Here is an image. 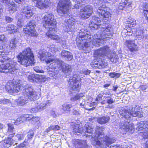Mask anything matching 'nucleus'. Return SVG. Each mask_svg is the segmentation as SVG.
I'll list each match as a JSON object with an SVG mask.
<instances>
[{
  "label": "nucleus",
  "mask_w": 148,
  "mask_h": 148,
  "mask_svg": "<svg viewBox=\"0 0 148 148\" xmlns=\"http://www.w3.org/2000/svg\"><path fill=\"white\" fill-rule=\"evenodd\" d=\"M147 88V86L146 85H142L140 87V89L142 90H144Z\"/></svg>",
  "instance_id": "nucleus-60"
},
{
  "label": "nucleus",
  "mask_w": 148,
  "mask_h": 148,
  "mask_svg": "<svg viewBox=\"0 0 148 148\" xmlns=\"http://www.w3.org/2000/svg\"><path fill=\"white\" fill-rule=\"evenodd\" d=\"M132 1L131 0H125L124 2L120 3L119 6V8L120 10H124L127 8L131 9Z\"/></svg>",
  "instance_id": "nucleus-25"
},
{
  "label": "nucleus",
  "mask_w": 148,
  "mask_h": 148,
  "mask_svg": "<svg viewBox=\"0 0 148 148\" xmlns=\"http://www.w3.org/2000/svg\"><path fill=\"white\" fill-rule=\"evenodd\" d=\"M5 19L7 23H10L12 22L13 20L12 18L9 16H5Z\"/></svg>",
  "instance_id": "nucleus-55"
},
{
  "label": "nucleus",
  "mask_w": 148,
  "mask_h": 148,
  "mask_svg": "<svg viewBox=\"0 0 148 148\" xmlns=\"http://www.w3.org/2000/svg\"><path fill=\"white\" fill-rule=\"evenodd\" d=\"M17 58L18 62L26 67L35 63L34 56L29 48L25 49L19 54Z\"/></svg>",
  "instance_id": "nucleus-6"
},
{
  "label": "nucleus",
  "mask_w": 148,
  "mask_h": 148,
  "mask_svg": "<svg viewBox=\"0 0 148 148\" xmlns=\"http://www.w3.org/2000/svg\"><path fill=\"white\" fill-rule=\"evenodd\" d=\"M57 67L58 68L61 67L62 71L64 73H68L69 74L71 72V66L69 65L64 63L63 61H62V63L61 64H58Z\"/></svg>",
  "instance_id": "nucleus-26"
},
{
  "label": "nucleus",
  "mask_w": 148,
  "mask_h": 148,
  "mask_svg": "<svg viewBox=\"0 0 148 148\" xmlns=\"http://www.w3.org/2000/svg\"><path fill=\"white\" fill-rule=\"evenodd\" d=\"M27 144L28 143L27 142L24 141L23 143L21 144L20 145V148H22L23 147H25Z\"/></svg>",
  "instance_id": "nucleus-57"
},
{
  "label": "nucleus",
  "mask_w": 148,
  "mask_h": 148,
  "mask_svg": "<svg viewBox=\"0 0 148 148\" xmlns=\"http://www.w3.org/2000/svg\"><path fill=\"white\" fill-rule=\"evenodd\" d=\"M127 24H128V26L130 27H133L136 24V21L134 19H131L128 18L127 21Z\"/></svg>",
  "instance_id": "nucleus-42"
},
{
  "label": "nucleus",
  "mask_w": 148,
  "mask_h": 148,
  "mask_svg": "<svg viewBox=\"0 0 148 148\" xmlns=\"http://www.w3.org/2000/svg\"><path fill=\"white\" fill-rule=\"evenodd\" d=\"M17 27L13 25L9 24L6 27V30L10 34L14 33L16 32Z\"/></svg>",
  "instance_id": "nucleus-33"
},
{
  "label": "nucleus",
  "mask_w": 148,
  "mask_h": 148,
  "mask_svg": "<svg viewBox=\"0 0 148 148\" xmlns=\"http://www.w3.org/2000/svg\"><path fill=\"white\" fill-rule=\"evenodd\" d=\"M30 120L31 123L33 124H37L38 125H40V118L39 117H34L32 116V118Z\"/></svg>",
  "instance_id": "nucleus-40"
},
{
  "label": "nucleus",
  "mask_w": 148,
  "mask_h": 148,
  "mask_svg": "<svg viewBox=\"0 0 148 148\" xmlns=\"http://www.w3.org/2000/svg\"><path fill=\"white\" fill-rule=\"evenodd\" d=\"M35 23L34 21H30L27 26L26 28H24L25 33L30 35L32 36H35L36 33L35 29L36 26Z\"/></svg>",
  "instance_id": "nucleus-17"
},
{
  "label": "nucleus",
  "mask_w": 148,
  "mask_h": 148,
  "mask_svg": "<svg viewBox=\"0 0 148 148\" xmlns=\"http://www.w3.org/2000/svg\"><path fill=\"white\" fill-rule=\"evenodd\" d=\"M141 108L138 105H135L134 106H130L129 108L121 109L119 111L120 114L127 119V121H121L119 124L120 128L123 129L125 131L132 132L134 131L133 124L130 122L129 119L131 116L139 117L143 116L141 110Z\"/></svg>",
  "instance_id": "nucleus-3"
},
{
  "label": "nucleus",
  "mask_w": 148,
  "mask_h": 148,
  "mask_svg": "<svg viewBox=\"0 0 148 148\" xmlns=\"http://www.w3.org/2000/svg\"><path fill=\"white\" fill-rule=\"evenodd\" d=\"M22 12L25 16L27 18H29L33 14L31 8L29 6L25 7L23 9Z\"/></svg>",
  "instance_id": "nucleus-30"
},
{
  "label": "nucleus",
  "mask_w": 148,
  "mask_h": 148,
  "mask_svg": "<svg viewBox=\"0 0 148 148\" xmlns=\"http://www.w3.org/2000/svg\"><path fill=\"white\" fill-rule=\"evenodd\" d=\"M53 130V127L52 125H51L46 130V131L48 132L50 131Z\"/></svg>",
  "instance_id": "nucleus-62"
},
{
  "label": "nucleus",
  "mask_w": 148,
  "mask_h": 148,
  "mask_svg": "<svg viewBox=\"0 0 148 148\" xmlns=\"http://www.w3.org/2000/svg\"><path fill=\"white\" fill-rule=\"evenodd\" d=\"M42 19L43 26L49 30L47 32L53 33L51 31L55 30L56 25V20L54 18V16L51 13L47 14L45 15Z\"/></svg>",
  "instance_id": "nucleus-7"
},
{
  "label": "nucleus",
  "mask_w": 148,
  "mask_h": 148,
  "mask_svg": "<svg viewBox=\"0 0 148 148\" xmlns=\"http://www.w3.org/2000/svg\"><path fill=\"white\" fill-rule=\"evenodd\" d=\"M65 21L67 25L66 31L67 32H72L74 31V23L75 21V18L72 15L70 16L68 15L66 17Z\"/></svg>",
  "instance_id": "nucleus-16"
},
{
  "label": "nucleus",
  "mask_w": 148,
  "mask_h": 148,
  "mask_svg": "<svg viewBox=\"0 0 148 148\" xmlns=\"http://www.w3.org/2000/svg\"><path fill=\"white\" fill-rule=\"evenodd\" d=\"M10 103V101L8 99H0V104H7Z\"/></svg>",
  "instance_id": "nucleus-45"
},
{
  "label": "nucleus",
  "mask_w": 148,
  "mask_h": 148,
  "mask_svg": "<svg viewBox=\"0 0 148 148\" xmlns=\"http://www.w3.org/2000/svg\"><path fill=\"white\" fill-rule=\"evenodd\" d=\"M75 145L76 148H87L88 147V145L86 142L84 141L77 140L75 143Z\"/></svg>",
  "instance_id": "nucleus-29"
},
{
  "label": "nucleus",
  "mask_w": 148,
  "mask_h": 148,
  "mask_svg": "<svg viewBox=\"0 0 148 148\" xmlns=\"http://www.w3.org/2000/svg\"><path fill=\"white\" fill-rule=\"evenodd\" d=\"M100 32L92 36L88 34L80 32L79 37L77 38V44L80 50H86L90 45L91 42L96 47H99L101 42L107 38H111L113 33V28L110 25L100 28Z\"/></svg>",
  "instance_id": "nucleus-2"
},
{
  "label": "nucleus",
  "mask_w": 148,
  "mask_h": 148,
  "mask_svg": "<svg viewBox=\"0 0 148 148\" xmlns=\"http://www.w3.org/2000/svg\"><path fill=\"white\" fill-rule=\"evenodd\" d=\"M137 130L139 131V137L141 136L142 139L148 138V121H141L137 124Z\"/></svg>",
  "instance_id": "nucleus-11"
},
{
  "label": "nucleus",
  "mask_w": 148,
  "mask_h": 148,
  "mask_svg": "<svg viewBox=\"0 0 148 148\" xmlns=\"http://www.w3.org/2000/svg\"><path fill=\"white\" fill-rule=\"evenodd\" d=\"M43 103H45L44 105L46 107L47 106H49L52 103V101L50 100H47L45 102H42Z\"/></svg>",
  "instance_id": "nucleus-53"
},
{
  "label": "nucleus",
  "mask_w": 148,
  "mask_h": 148,
  "mask_svg": "<svg viewBox=\"0 0 148 148\" xmlns=\"http://www.w3.org/2000/svg\"><path fill=\"white\" fill-rule=\"evenodd\" d=\"M21 117L23 118L24 120L29 121L31 120L32 118V115L25 114L23 115Z\"/></svg>",
  "instance_id": "nucleus-47"
},
{
  "label": "nucleus",
  "mask_w": 148,
  "mask_h": 148,
  "mask_svg": "<svg viewBox=\"0 0 148 148\" xmlns=\"http://www.w3.org/2000/svg\"><path fill=\"white\" fill-rule=\"evenodd\" d=\"M26 71L27 70H25V69H21L20 72L22 74L21 75H23L25 76V77H27L28 80H29L30 82H33L34 81L35 82L36 80L35 79L38 78V75L32 74L30 72L28 71Z\"/></svg>",
  "instance_id": "nucleus-21"
},
{
  "label": "nucleus",
  "mask_w": 148,
  "mask_h": 148,
  "mask_svg": "<svg viewBox=\"0 0 148 148\" xmlns=\"http://www.w3.org/2000/svg\"><path fill=\"white\" fill-rule=\"evenodd\" d=\"M15 2L17 3H18L19 4H21L22 3L23 1L24 0H14Z\"/></svg>",
  "instance_id": "nucleus-63"
},
{
  "label": "nucleus",
  "mask_w": 148,
  "mask_h": 148,
  "mask_svg": "<svg viewBox=\"0 0 148 148\" xmlns=\"http://www.w3.org/2000/svg\"><path fill=\"white\" fill-rule=\"evenodd\" d=\"M23 88L19 84H15L14 82H8L5 86V89L10 93H16L21 90Z\"/></svg>",
  "instance_id": "nucleus-13"
},
{
  "label": "nucleus",
  "mask_w": 148,
  "mask_h": 148,
  "mask_svg": "<svg viewBox=\"0 0 148 148\" xmlns=\"http://www.w3.org/2000/svg\"><path fill=\"white\" fill-rule=\"evenodd\" d=\"M93 12L92 6L88 5L81 9L80 15L82 19H86L88 18Z\"/></svg>",
  "instance_id": "nucleus-15"
},
{
  "label": "nucleus",
  "mask_w": 148,
  "mask_h": 148,
  "mask_svg": "<svg viewBox=\"0 0 148 148\" xmlns=\"http://www.w3.org/2000/svg\"><path fill=\"white\" fill-rule=\"evenodd\" d=\"M35 6L40 9L47 8L51 3L49 0H33Z\"/></svg>",
  "instance_id": "nucleus-19"
},
{
  "label": "nucleus",
  "mask_w": 148,
  "mask_h": 148,
  "mask_svg": "<svg viewBox=\"0 0 148 148\" xmlns=\"http://www.w3.org/2000/svg\"><path fill=\"white\" fill-rule=\"evenodd\" d=\"M104 128L102 127L97 126L95 131H94L92 125L90 123H87L84 125V129L80 125H75L73 129L75 134L77 133L82 134L84 133L86 137L91 136L92 145L97 148L103 147V144L108 146L114 142L115 140L107 136H104L103 132Z\"/></svg>",
  "instance_id": "nucleus-1"
},
{
  "label": "nucleus",
  "mask_w": 148,
  "mask_h": 148,
  "mask_svg": "<svg viewBox=\"0 0 148 148\" xmlns=\"http://www.w3.org/2000/svg\"><path fill=\"white\" fill-rule=\"evenodd\" d=\"M17 41L16 38H13L11 39L9 47L11 48H14L16 47V45L17 43Z\"/></svg>",
  "instance_id": "nucleus-41"
},
{
  "label": "nucleus",
  "mask_w": 148,
  "mask_h": 148,
  "mask_svg": "<svg viewBox=\"0 0 148 148\" xmlns=\"http://www.w3.org/2000/svg\"><path fill=\"white\" fill-rule=\"evenodd\" d=\"M9 60L8 57L7 56L6 53L3 50L0 49V61H5Z\"/></svg>",
  "instance_id": "nucleus-36"
},
{
  "label": "nucleus",
  "mask_w": 148,
  "mask_h": 148,
  "mask_svg": "<svg viewBox=\"0 0 148 148\" xmlns=\"http://www.w3.org/2000/svg\"><path fill=\"white\" fill-rule=\"evenodd\" d=\"M61 56L67 60H71L73 58L72 54L70 52L65 50L62 51L61 53Z\"/></svg>",
  "instance_id": "nucleus-27"
},
{
  "label": "nucleus",
  "mask_w": 148,
  "mask_h": 148,
  "mask_svg": "<svg viewBox=\"0 0 148 148\" xmlns=\"http://www.w3.org/2000/svg\"><path fill=\"white\" fill-rule=\"evenodd\" d=\"M9 60L5 61H0L2 63L0 65V72L10 73H13L16 70L15 67V63L8 58Z\"/></svg>",
  "instance_id": "nucleus-9"
},
{
  "label": "nucleus",
  "mask_w": 148,
  "mask_h": 148,
  "mask_svg": "<svg viewBox=\"0 0 148 148\" xmlns=\"http://www.w3.org/2000/svg\"><path fill=\"white\" fill-rule=\"evenodd\" d=\"M90 65L94 68L101 69L107 66V63L102 60L96 61L94 60L91 63Z\"/></svg>",
  "instance_id": "nucleus-24"
},
{
  "label": "nucleus",
  "mask_w": 148,
  "mask_h": 148,
  "mask_svg": "<svg viewBox=\"0 0 148 148\" xmlns=\"http://www.w3.org/2000/svg\"><path fill=\"white\" fill-rule=\"evenodd\" d=\"M44 104L45 103H43L42 102L40 104L37 106L39 112H40L46 108V107Z\"/></svg>",
  "instance_id": "nucleus-46"
},
{
  "label": "nucleus",
  "mask_w": 148,
  "mask_h": 148,
  "mask_svg": "<svg viewBox=\"0 0 148 148\" xmlns=\"http://www.w3.org/2000/svg\"><path fill=\"white\" fill-rule=\"evenodd\" d=\"M58 48L54 45H52L50 46L49 51L52 53H55L58 50Z\"/></svg>",
  "instance_id": "nucleus-43"
},
{
  "label": "nucleus",
  "mask_w": 148,
  "mask_h": 148,
  "mask_svg": "<svg viewBox=\"0 0 148 148\" xmlns=\"http://www.w3.org/2000/svg\"><path fill=\"white\" fill-rule=\"evenodd\" d=\"M0 42H1L3 44L6 42L7 41L5 35L3 34L0 35Z\"/></svg>",
  "instance_id": "nucleus-50"
},
{
  "label": "nucleus",
  "mask_w": 148,
  "mask_h": 148,
  "mask_svg": "<svg viewBox=\"0 0 148 148\" xmlns=\"http://www.w3.org/2000/svg\"><path fill=\"white\" fill-rule=\"evenodd\" d=\"M53 130L54 131H57L60 130V127L58 125H53Z\"/></svg>",
  "instance_id": "nucleus-58"
},
{
  "label": "nucleus",
  "mask_w": 148,
  "mask_h": 148,
  "mask_svg": "<svg viewBox=\"0 0 148 148\" xmlns=\"http://www.w3.org/2000/svg\"><path fill=\"white\" fill-rule=\"evenodd\" d=\"M34 132L32 130H30L29 131L28 134L33 136H34Z\"/></svg>",
  "instance_id": "nucleus-64"
},
{
  "label": "nucleus",
  "mask_w": 148,
  "mask_h": 148,
  "mask_svg": "<svg viewBox=\"0 0 148 148\" xmlns=\"http://www.w3.org/2000/svg\"><path fill=\"white\" fill-rule=\"evenodd\" d=\"M91 72V71L86 69H83L80 71L81 74H83L85 75H88Z\"/></svg>",
  "instance_id": "nucleus-49"
},
{
  "label": "nucleus",
  "mask_w": 148,
  "mask_h": 148,
  "mask_svg": "<svg viewBox=\"0 0 148 148\" xmlns=\"http://www.w3.org/2000/svg\"><path fill=\"white\" fill-rule=\"evenodd\" d=\"M7 125L8 129L7 132L6 133V135L10 136V137H13L14 135V132L13 124L11 123H8Z\"/></svg>",
  "instance_id": "nucleus-31"
},
{
  "label": "nucleus",
  "mask_w": 148,
  "mask_h": 148,
  "mask_svg": "<svg viewBox=\"0 0 148 148\" xmlns=\"http://www.w3.org/2000/svg\"><path fill=\"white\" fill-rule=\"evenodd\" d=\"M25 137V135L23 134H17L16 135L15 137L16 138V140H18L23 139Z\"/></svg>",
  "instance_id": "nucleus-48"
},
{
  "label": "nucleus",
  "mask_w": 148,
  "mask_h": 148,
  "mask_svg": "<svg viewBox=\"0 0 148 148\" xmlns=\"http://www.w3.org/2000/svg\"><path fill=\"white\" fill-rule=\"evenodd\" d=\"M40 59L41 60L45 61L47 64L55 63L58 65L61 64L62 61L58 58H54V56L51 53L47 52L45 50H43L39 52Z\"/></svg>",
  "instance_id": "nucleus-8"
},
{
  "label": "nucleus",
  "mask_w": 148,
  "mask_h": 148,
  "mask_svg": "<svg viewBox=\"0 0 148 148\" xmlns=\"http://www.w3.org/2000/svg\"><path fill=\"white\" fill-rule=\"evenodd\" d=\"M46 35L49 38L51 39L55 40L57 42H60L62 44V47L64 48H66V42L65 40H62V38L54 33H51V32H47L46 33Z\"/></svg>",
  "instance_id": "nucleus-18"
},
{
  "label": "nucleus",
  "mask_w": 148,
  "mask_h": 148,
  "mask_svg": "<svg viewBox=\"0 0 148 148\" xmlns=\"http://www.w3.org/2000/svg\"><path fill=\"white\" fill-rule=\"evenodd\" d=\"M121 74L120 73H116L115 72H112L110 73L109 75L112 78L114 77L118 78L120 77Z\"/></svg>",
  "instance_id": "nucleus-44"
},
{
  "label": "nucleus",
  "mask_w": 148,
  "mask_h": 148,
  "mask_svg": "<svg viewBox=\"0 0 148 148\" xmlns=\"http://www.w3.org/2000/svg\"><path fill=\"white\" fill-rule=\"evenodd\" d=\"M73 114L74 115H78L80 114L79 112L76 110H74L73 112Z\"/></svg>",
  "instance_id": "nucleus-61"
},
{
  "label": "nucleus",
  "mask_w": 148,
  "mask_h": 148,
  "mask_svg": "<svg viewBox=\"0 0 148 148\" xmlns=\"http://www.w3.org/2000/svg\"><path fill=\"white\" fill-rule=\"evenodd\" d=\"M109 119L108 117H102L98 118L97 122L101 124H104L107 122Z\"/></svg>",
  "instance_id": "nucleus-38"
},
{
  "label": "nucleus",
  "mask_w": 148,
  "mask_h": 148,
  "mask_svg": "<svg viewBox=\"0 0 148 148\" xmlns=\"http://www.w3.org/2000/svg\"><path fill=\"white\" fill-rule=\"evenodd\" d=\"M84 96L83 93L76 94L75 95L71 97L70 99L71 100L72 102H75L80 99Z\"/></svg>",
  "instance_id": "nucleus-39"
},
{
  "label": "nucleus",
  "mask_w": 148,
  "mask_h": 148,
  "mask_svg": "<svg viewBox=\"0 0 148 148\" xmlns=\"http://www.w3.org/2000/svg\"><path fill=\"white\" fill-rule=\"evenodd\" d=\"M38 78H39L40 80V81L45 82L46 80V79L44 76H39Z\"/></svg>",
  "instance_id": "nucleus-56"
},
{
  "label": "nucleus",
  "mask_w": 148,
  "mask_h": 148,
  "mask_svg": "<svg viewBox=\"0 0 148 148\" xmlns=\"http://www.w3.org/2000/svg\"><path fill=\"white\" fill-rule=\"evenodd\" d=\"M30 112L32 113H35L38 112H39L37 106L35 108H33L31 109Z\"/></svg>",
  "instance_id": "nucleus-54"
},
{
  "label": "nucleus",
  "mask_w": 148,
  "mask_h": 148,
  "mask_svg": "<svg viewBox=\"0 0 148 148\" xmlns=\"http://www.w3.org/2000/svg\"><path fill=\"white\" fill-rule=\"evenodd\" d=\"M37 98V93L31 87H28L23 90L22 96L18 99L17 103L19 105L23 106L28 102V99L34 101Z\"/></svg>",
  "instance_id": "nucleus-5"
},
{
  "label": "nucleus",
  "mask_w": 148,
  "mask_h": 148,
  "mask_svg": "<svg viewBox=\"0 0 148 148\" xmlns=\"http://www.w3.org/2000/svg\"><path fill=\"white\" fill-rule=\"evenodd\" d=\"M108 10V8H106L105 5H102L98 7L97 13L98 14L100 18L103 19V20L106 18L105 20H108L110 14Z\"/></svg>",
  "instance_id": "nucleus-14"
},
{
  "label": "nucleus",
  "mask_w": 148,
  "mask_h": 148,
  "mask_svg": "<svg viewBox=\"0 0 148 148\" xmlns=\"http://www.w3.org/2000/svg\"><path fill=\"white\" fill-rule=\"evenodd\" d=\"M72 106V105L71 104L64 103L61 106V110L63 111V113H69Z\"/></svg>",
  "instance_id": "nucleus-28"
},
{
  "label": "nucleus",
  "mask_w": 148,
  "mask_h": 148,
  "mask_svg": "<svg viewBox=\"0 0 148 148\" xmlns=\"http://www.w3.org/2000/svg\"><path fill=\"white\" fill-rule=\"evenodd\" d=\"M94 56L95 57H100L105 59H109L114 63L119 62L118 56L114 53L111 54V51L107 46L95 51L94 53Z\"/></svg>",
  "instance_id": "nucleus-4"
},
{
  "label": "nucleus",
  "mask_w": 148,
  "mask_h": 148,
  "mask_svg": "<svg viewBox=\"0 0 148 148\" xmlns=\"http://www.w3.org/2000/svg\"><path fill=\"white\" fill-rule=\"evenodd\" d=\"M142 7L144 16L146 18L148 22V4L146 3H143Z\"/></svg>",
  "instance_id": "nucleus-35"
},
{
  "label": "nucleus",
  "mask_w": 148,
  "mask_h": 148,
  "mask_svg": "<svg viewBox=\"0 0 148 148\" xmlns=\"http://www.w3.org/2000/svg\"><path fill=\"white\" fill-rule=\"evenodd\" d=\"M102 97L103 96L101 94L98 95L96 98L95 102L96 103H98L99 101L102 100Z\"/></svg>",
  "instance_id": "nucleus-52"
},
{
  "label": "nucleus",
  "mask_w": 148,
  "mask_h": 148,
  "mask_svg": "<svg viewBox=\"0 0 148 148\" xmlns=\"http://www.w3.org/2000/svg\"><path fill=\"white\" fill-rule=\"evenodd\" d=\"M85 101L84 100H83L81 103H80L79 106L82 108H85Z\"/></svg>",
  "instance_id": "nucleus-59"
},
{
  "label": "nucleus",
  "mask_w": 148,
  "mask_h": 148,
  "mask_svg": "<svg viewBox=\"0 0 148 148\" xmlns=\"http://www.w3.org/2000/svg\"><path fill=\"white\" fill-rule=\"evenodd\" d=\"M101 22L99 18L96 16H93L90 23V27L92 29H97L101 25Z\"/></svg>",
  "instance_id": "nucleus-22"
},
{
  "label": "nucleus",
  "mask_w": 148,
  "mask_h": 148,
  "mask_svg": "<svg viewBox=\"0 0 148 148\" xmlns=\"http://www.w3.org/2000/svg\"><path fill=\"white\" fill-rule=\"evenodd\" d=\"M104 97L106 100V103L109 104L106 108L110 109H112L114 108V106L113 105H109V104H111L114 102L113 99L111 97L109 96H104Z\"/></svg>",
  "instance_id": "nucleus-34"
},
{
  "label": "nucleus",
  "mask_w": 148,
  "mask_h": 148,
  "mask_svg": "<svg viewBox=\"0 0 148 148\" xmlns=\"http://www.w3.org/2000/svg\"><path fill=\"white\" fill-rule=\"evenodd\" d=\"M12 137L8 136L7 138L5 139L4 142H3V145L5 148H8L12 145L11 140Z\"/></svg>",
  "instance_id": "nucleus-37"
},
{
  "label": "nucleus",
  "mask_w": 148,
  "mask_h": 148,
  "mask_svg": "<svg viewBox=\"0 0 148 148\" xmlns=\"http://www.w3.org/2000/svg\"><path fill=\"white\" fill-rule=\"evenodd\" d=\"M80 79V77L77 74H74L70 77L68 85L71 90L78 91L81 86Z\"/></svg>",
  "instance_id": "nucleus-10"
},
{
  "label": "nucleus",
  "mask_w": 148,
  "mask_h": 148,
  "mask_svg": "<svg viewBox=\"0 0 148 148\" xmlns=\"http://www.w3.org/2000/svg\"><path fill=\"white\" fill-rule=\"evenodd\" d=\"M4 3L5 4L6 8L10 13L16 11L18 7L17 5L14 3L12 0H2Z\"/></svg>",
  "instance_id": "nucleus-20"
},
{
  "label": "nucleus",
  "mask_w": 148,
  "mask_h": 148,
  "mask_svg": "<svg viewBox=\"0 0 148 148\" xmlns=\"http://www.w3.org/2000/svg\"><path fill=\"white\" fill-rule=\"evenodd\" d=\"M56 66L54 67L53 68H50L49 67H48L47 70H48V73L49 75L51 77H53V78L56 79L57 77V75L58 74V72L55 70L54 69L55 67Z\"/></svg>",
  "instance_id": "nucleus-32"
},
{
  "label": "nucleus",
  "mask_w": 148,
  "mask_h": 148,
  "mask_svg": "<svg viewBox=\"0 0 148 148\" xmlns=\"http://www.w3.org/2000/svg\"><path fill=\"white\" fill-rule=\"evenodd\" d=\"M125 45L131 51H136L138 50V47L135 43V41L132 40H128L125 42Z\"/></svg>",
  "instance_id": "nucleus-23"
},
{
  "label": "nucleus",
  "mask_w": 148,
  "mask_h": 148,
  "mask_svg": "<svg viewBox=\"0 0 148 148\" xmlns=\"http://www.w3.org/2000/svg\"><path fill=\"white\" fill-rule=\"evenodd\" d=\"M34 69L35 71L37 73H43L44 72L41 69V68L38 66L34 67Z\"/></svg>",
  "instance_id": "nucleus-51"
},
{
  "label": "nucleus",
  "mask_w": 148,
  "mask_h": 148,
  "mask_svg": "<svg viewBox=\"0 0 148 148\" xmlns=\"http://www.w3.org/2000/svg\"><path fill=\"white\" fill-rule=\"evenodd\" d=\"M70 0H60L57 8V12L60 14H65L68 11L71 5Z\"/></svg>",
  "instance_id": "nucleus-12"
}]
</instances>
